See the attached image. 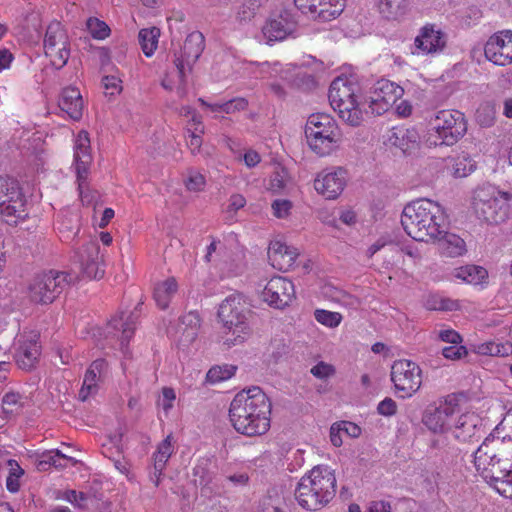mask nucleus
Masks as SVG:
<instances>
[{
	"label": "nucleus",
	"instance_id": "nucleus-1",
	"mask_svg": "<svg viewBox=\"0 0 512 512\" xmlns=\"http://www.w3.org/2000/svg\"><path fill=\"white\" fill-rule=\"evenodd\" d=\"M271 402L260 387L238 392L229 408L234 429L246 436L265 434L270 428Z\"/></svg>",
	"mask_w": 512,
	"mask_h": 512
},
{
	"label": "nucleus",
	"instance_id": "nucleus-2",
	"mask_svg": "<svg viewBox=\"0 0 512 512\" xmlns=\"http://www.w3.org/2000/svg\"><path fill=\"white\" fill-rule=\"evenodd\" d=\"M401 225L406 234L416 241H435L446 229V214L439 203L418 199L404 207Z\"/></svg>",
	"mask_w": 512,
	"mask_h": 512
},
{
	"label": "nucleus",
	"instance_id": "nucleus-3",
	"mask_svg": "<svg viewBox=\"0 0 512 512\" xmlns=\"http://www.w3.org/2000/svg\"><path fill=\"white\" fill-rule=\"evenodd\" d=\"M512 438H486L473 454L476 471L493 487L512 468Z\"/></svg>",
	"mask_w": 512,
	"mask_h": 512
},
{
	"label": "nucleus",
	"instance_id": "nucleus-4",
	"mask_svg": "<svg viewBox=\"0 0 512 512\" xmlns=\"http://www.w3.org/2000/svg\"><path fill=\"white\" fill-rule=\"evenodd\" d=\"M335 494L336 477L328 466H315L300 479L295 490L298 504L309 511L322 509Z\"/></svg>",
	"mask_w": 512,
	"mask_h": 512
},
{
	"label": "nucleus",
	"instance_id": "nucleus-5",
	"mask_svg": "<svg viewBox=\"0 0 512 512\" xmlns=\"http://www.w3.org/2000/svg\"><path fill=\"white\" fill-rule=\"evenodd\" d=\"M249 309L240 293L228 295L219 305L218 318L222 324V341L226 348L243 345L251 336Z\"/></svg>",
	"mask_w": 512,
	"mask_h": 512
},
{
	"label": "nucleus",
	"instance_id": "nucleus-6",
	"mask_svg": "<svg viewBox=\"0 0 512 512\" xmlns=\"http://www.w3.org/2000/svg\"><path fill=\"white\" fill-rule=\"evenodd\" d=\"M467 132V121L462 112L444 109L437 111L429 121L426 143L429 147L453 146Z\"/></svg>",
	"mask_w": 512,
	"mask_h": 512
},
{
	"label": "nucleus",
	"instance_id": "nucleus-7",
	"mask_svg": "<svg viewBox=\"0 0 512 512\" xmlns=\"http://www.w3.org/2000/svg\"><path fill=\"white\" fill-rule=\"evenodd\" d=\"M511 200L512 192L501 191L494 185L484 184L474 191L472 207L479 219L497 225L508 219Z\"/></svg>",
	"mask_w": 512,
	"mask_h": 512
},
{
	"label": "nucleus",
	"instance_id": "nucleus-8",
	"mask_svg": "<svg viewBox=\"0 0 512 512\" xmlns=\"http://www.w3.org/2000/svg\"><path fill=\"white\" fill-rule=\"evenodd\" d=\"M358 84L347 77L335 78L329 89L331 107L339 117L351 126H358L363 120V113L358 102Z\"/></svg>",
	"mask_w": 512,
	"mask_h": 512
},
{
	"label": "nucleus",
	"instance_id": "nucleus-9",
	"mask_svg": "<svg viewBox=\"0 0 512 512\" xmlns=\"http://www.w3.org/2000/svg\"><path fill=\"white\" fill-rule=\"evenodd\" d=\"M305 135L309 147L319 156L329 155L334 151L340 139L339 129L333 118L324 113L309 116Z\"/></svg>",
	"mask_w": 512,
	"mask_h": 512
},
{
	"label": "nucleus",
	"instance_id": "nucleus-10",
	"mask_svg": "<svg viewBox=\"0 0 512 512\" xmlns=\"http://www.w3.org/2000/svg\"><path fill=\"white\" fill-rule=\"evenodd\" d=\"M75 279L67 272L56 270L37 275L29 286L30 299L35 303L50 304Z\"/></svg>",
	"mask_w": 512,
	"mask_h": 512
},
{
	"label": "nucleus",
	"instance_id": "nucleus-11",
	"mask_svg": "<svg viewBox=\"0 0 512 512\" xmlns=\"http://www.w3.org/2000/svg\"><path fill=\"white\" fill-rule=\"evenodd\" d=\"M390 376L396 394L403 399L412 397L422 385V370L411 360H396L392 364Z\"/></svg>",
	"mask_w": 512,
	"mask_h": 512
},
{
	"label": "nucleus",
	"instance_id": "nucleus-12",
	"mask_svg": "<svg viewBox=\"0 0 512 512\" xmlns=\"http://www.w3.org/2000/svg\"><path fill=\"white\" fill-rule=\"evenodd\" d=\"M44 52L51 64L60 69L64 67L70 57V44L66 30L60 22H51L44 37Z\"/></svg>",
	"mask_w": 512,
	"mask_h": 512
},
{
	"label": "nucleus",
	"instance_id": "nucleus-13",
	"mask_svg": "<svg viewBox=\"0 0 512 512\" xmlns=\"http://www.w3.org/2000/svg\"><path fill=\"white\" fill-rule=\"evenodd\" d=\"M205 47V39L201 32L190 33L178 53L174 54V67L177 76L183 82L184 78L192 71Z\"/></svg>",
	"mask_w": 512,
	"mask_h": 512
},
{
	"label": "nucleus",
	"instance_id": "nucleus-14",
	"mask_svg": "<svg viewBox=\"0 0 512 512\" xmlns=\"http://www.w3.org/2000/svg\"><path fill=\"white\" fill-rule=\"evenodd\" d=\"M457 414H459L457 399L455 396L449 395L437 407L426 410L423 423L433 433H445L450 431Z\"/></svg>",
	"mask_w": 512,
	"mask_h": 512
},
{
	"label": "nucleus",
	"instance_id": "nucleus-15",
	"mask_svg": "<svg viewBox=\"0 0 512 512\" xmlns=\"http://www.w3.org/2000/svg\"><path fill=\"white\" fill-rule=\"evenodd\" d=\"M404 93L402 87L388 80H378L372 88L368 98L370 112L374 115H381L388 111L389 107L396 103Z\"/></svg>",
	"mask_w": 512,
	"mask_h": 512
},
{
	"label": "nucleus",
	"instance_id": "nucleus-16",
	"mask_svg": "<svg viewBox=\"0 0 512 512\" xmlns=\"http://www.w3.org/2000/svg\"><path fill=\"white\" fill-rule=\"evenodd\" d=\"M297 29V21L291 12L283 10L269 16L262 26L261 33L267 44L283 41Z\"/></svg>",
	"mask_w": 512,
	"mask_h": 512
},
{
	"label": "nucleus",
	"instance_id": "nucleus-17",
	"mask_svg": "<svg viewBox=\"0 0 512 512\" xmlns=\"http://www.w3.org/2000/svg\"><path fill=\"white\" fill-rule=\"evenodd\" d=\"M485 58L497 66L512 64V30L492 34L484 45Z\"/></svg>",
	"mask_w": 512,
	"mask_h": 512
},
{
	"label": "nucleus",
	"instance_id": "nucleus-18",
	"mask_svg": "<svg viewBox=\"0 0 512 512\" xmlns=\"http://www.w3.org/2000/svg\"><path fill=\"white\" fill-rule=\"evenodd\" d=\"M295 298L293 283L282 276L272 277L262 291V299L269 306L283 309Z\"/></svg>",
	"mask_w": 512,
	"mask_h": 512
},
{
	"label": "nucleus",
	"instance_id": "nucleus-19",
	"mask_svg": "<svg viewBox=\"0 0 512 512\" xmlns=\"http://www.w3.org/2000/svg\"><path fill=\"white\" fill-rule=\"evenodd\" d=\"M76 260L79 263L81 273L88 279H100L104 276V261L100 255V247L95 240L85 243L76 252Z\"/></svg>",
	"mask_w": 512,
	"mask_h": 512
},
{
	"label": "nucleus",
	"instance_id": "nucleus-20",
	"mask_svg": "<svg viewBox=\"0 0 512 512\" xmlns=\"http://www.w3.org/2000/svg\"><path fill=\"white\" fill-rule=\"evenodd\" d=\"M347 184V172L341 167L325 169L314 180V188L326 199H336Z\"/></svg>",
	"mask_w": 512,
	"mask_h": 512
},
{
	"label": "nucleus",
	"instance_id": "nucleus-21",
	"mask_svg": "<svg viewBox=\"0 0 512 512\" xmlns=\"http://www.w3.org/2000/svg\"><path fill=\"white\" fill-rule=\"evenodd\" d=\"M40 356L38 335L30 332L20 335L14 344V359L17 366L29 371L33 369Z\"/></svg>",
	"mask_w": 512,
	"mask_h": 512
},
{
	"label": "nucleus",
	"instance_id": "nucleus-22",
	"mask_svg": "<svg viewBox=\"0 0 512 512\" xmlns=\"http://www.w3.org/2000/svg\"><path fill=\"white\" fill-rule=\"evenodd\" d=\"M446 46V35L434 25H426L421 28L414 40V55H436L441 53Z\"/></svg>",
	"mask_w": 512,
	"mask_h": 512
},
{
	"label": "nucleus",
	"instance_id": "nucleus-23",
	"mask_svg": "<svg viewBox=\"0 0 512 512\" xmlns=\"http://www.w3.org/2000/svg\"><path fill=\"white\" fill-rule=\"evenodd\" d=\"M141 305L142 304L139 303L135 307V310L126 316L124 313H121L120 316L113 317L108 323V334H112L113 337L119 340L120 347L123 351H125L126 346L136 330V324L140 315L139 307Z\"/></svg>",
	"mask_w": 512,
	"mask_h": 512
},
{
	"label": "nucleus",
	"instance_id": "nucleus-24",
	"mask_svg": "<svg viewBox=\"0 0 512 512\" xmlns=\"http://www.w3.org/2000/svg\"><path fill=\"white\" fill-rule=\"evenodd\" d=\"M298 256V249L293 246H288L280 240L270 243L268 258L271 265L278 270L287 271L293 268Z\"/></svg>",
	"mask_w": 512,
	"mask_h": 512
},
{
	"label": "nucleus",
	"instance_id": "nucleus-25",
	"mask_svg": "<svg viewBox=\"0 0 512 512\" xmlns=\"http://www.w3.org/2000/svg\"><path fill=\"white\" fill-rule=\"evenodd\" d=\"M450 431L455 439L467 442L477 437L481 431V419L475 413L455 415Z\"/></svg>",
	"mask_w": 512,
	"mask_h": 512
},
{
	"label": "nucleus",
	"instance_id": "nucleus-26",
	"mask_svg": "<svg viewBox=\"0 0 512 512\" xmlns=\"http://www.w3.org/2000/svg\"><path fill=\"white\" fill-rule=\"evenodd\" d=\"M92 156L90 154V140L86 131H80L74 146V167L76 178L83 179L89 175Z\"/></svg>",
	"mask_w": 512,
	"mask_h": 512
},
{
	"label": "nucleus",
	"instance_id": "nucleus-27",
	"mask_svg": "<svg viewBox=\"0 0 512 512\" xmlns=\"http://www.w3.org/2000/svg\"><path fill=\"white\" fill-rule=\"evenodd\" d=\"M58 106L71 119L79 120L83 114V99L79 89L72 86L64 88L59 96Z\"/></svg>",
	"mask_w": 512,
	"mask_h": 512
},
{
	"label": "nucleus",
	"instance_id": "nucleus-28",
	"mask_svg": "<svg viewBox=\"0 0 512 512\" xmlns=\"http://www.w3.org/2000/svg\"><path fill=\"white\" fill-rule=\"evenodd\" d=\"M106 367L107 363L104 359H97L92 362L84 375L83 385L79 392V398L82 401H85L90 395L97 392L98 382L101 380Z\"/></svg>",
	"mask_w": 512,
	"mask_h": 512
},
{
	"label": "nucleus",
	"instance_id": "nucleus-29",
	"mask_svg": "<svg viewBox=\"0 0 512 512\" xmlns=\"http://www.w3.org/2000/svg\"><path fill=\"white\" fill-rule=\"evenodd\" d=\"M0 215L8 225L16 226L28 216L24 195L13 198L11 202H0Z\"/></svg>",
	"mask_w": 512,
	"mask_h": 512
},
{
	"label": "nucleus",
	"instance_id": "nucleus-30",
	"mask_svg": "<svg viewBox=\"0 0 512 512\" xmlns=\"http://www.w3.org/2000/svg\"><path fill=\"white\" fill-rule=\"evenodd\" d=\"M418 140L417 132L403 126L391 128L385 136V144L406 152L415 147Z\"/></svg>",
	"mask_w": 512,
	"mask_h": 512
},
{
	"label": "nucleus",
	"instance_id": "nucleus-31",
	"mask_svg": "<svg viewBox=\"0 0 512 512\" xmlns=\"http://www.w3.org/2000/svg\"><path fill=\"white\" fill-rule=\"evenodd\" d=\"M343 9L344 4L340 0H319L307 16L316 21L327 22L336 19Z\"/></svg>",
	"mask_w": 512,
	"mask_h": 512
},
{
	"label": "nucleus",
	"instance_id": "nucleus-32",
	"mask_svg": "<svg viewBox=\"0 0 512 512\" xmlns=\"http://www.w3.org/2000/svg\"><path fill=\"white\" fill-rule=\"evenodd\" d=\"M436 240L439 242L441 254L446 257H460L467 251L465 241L456 234L447 233L446 229Z\"/></svg>",
	"mask_w": 512,
	"mask_h": 512
},
{
	"label": "nucleus",
	"instance_id": "nucleus-33",
	"mask_svg": "<svg viewBox=\"0 0 512 512\" xmlns=\"http://www.w3.org/2000/svg\"><path fill=\"white\" fill-rule=\"evenodd\" d=\"M172 435H168L161 443H159L157 450L153 454L154 459V477L155 485L158 486L160 482V476L166 467L171 455L174 453V446L172 444Z\"/></svg>",
	"mask_w": 512,
	"mask_h": 512
},
{
	"label": "nucleus",
	"instance_id": "nucleus-34",
	"mask_svg": "<svg viewBox=\"0 0 512 512\" xmlns=\"http://www.w3.org/2000/svg\"><path fill=\"white\" fill-rule=\"evenodd\" d=\"M452 276L461 282L479 285L482 284L488 277V272L485 268L477 265H465L454 268Z\"/></svg>",
	"mask_w": 512,
	"mask_h": 512
},
{
	"label": "nucleus",
	"instance_id": "nucleus-35",
	"mask_svg": "<svg viewBox=\"0 0 512 512\" xmlns=\"http://www.w3.org/2000/svg\"><path fill=\"white\" fill-rule=\"evenodd\" d=\"M178 291V284L175 278L170 277L157 283L154 287L153 297L157 306L166 309Z\"/></svg>",
	"mask_w": 512,
	"mask_h": 512
},
{
	"label": "nucleus",
	"instance_id": "nucleus-36",
	"mask_svg": "<svg viewBox=\"0 0 512 512\" xmlns=\"http://www.w3.org/2000/svg\"><path fill=\"white\" fill-rule=\"evenodd\" d=\"M201 325L199 313L190 311L180 318L179 332L181 333V341L186 343L193 342L197 336Z\"/></svg>",
	"mask_w": 512,
	"mask_h": 512
},
{
	"label": "nucleus",
	"instance_id": "nucleus-37",
	"mask_svg": "<svg viewBox=\"0 0 512 512\" xmlns=\"http://www.w3.org/2000/svg\"><path fill=\"white\" fill-rule=\"evenodd\" d=\"M58 231L61 234L62 241L68 242L74 240L80 232V218L76 213H66L58 219Z\"/></svg>",
	"mask_w": 512,
	"mask_h": 512
},
{
	"label": "nucleus",
	"instance_id": "nucleus-38",
	"mask_svg": "<svg viewBox=\"0 0 512 512\" xmlns=\"http://www.w3.org/2000/svg\"><path fill=\"white\" fill-rule=\"evenodd\" d=\"M262 6L261 0H244L234 8V21L243 26L252 21Z\"/></svg>",
	"mask_w": 512,
	"mask_h": 512
},
{
	"label": "nucleus",
	"instance_id": "nucleus-39",
	"mask_svg": "<svg viewBox=\"0 0 512 512\" xmlns=\"http://www.w3.org/2000/svg\"><path fill=\"white\" fill-rule=\"evenodd\" d=\"M451 174L455 178H464L476 169V162L467 153L451 158Z\"/></svg>",
	"mask_w": 512,
	"mask_h": 512
},
{
	"label": "nucleus",
	"instance_id": "nucleus-40",
	"mask_svg": "<svg viewBox=\"0 0 512 512\" xmlns=\"http://www.w3.org/2000/svg\"><path fill=\"white\" fill-rule=\"evenodd\" d=\"M409 7V0H378L380 13L387 19H397L404 15Z\"/></svg>",
	"mask_w": 512,
	"mask_h": 512
},
{
	"label": "nucleus",
	"instance_id": "nucleus-41",
	"mask_svg": "<svg viewBox=\"0 0 512 512\" xmlns=\"http://www.w3.org/2000/svg\"><path fill=\"white\" fill-rule=\"evenodd\" d=\"M160 36V30L156 27L141 29L138 35L139 43L144 54L147 57L153 55L158 44V37Z\"/></svg>",
	"mask_w": 512,
	"mask_h": 512
},
{
	"label": "nucleus",
	"instance_id": "nucleus-42",
	"mask_svg": "<svg viewBox=\"0 0 512 512\" xmlns=\"http://www.w3.org/2000/svg\"><path fill=\"white\" fill-rule=\"evenodd\" d=\"M476 351L480 355L505 357L512 354V343L485 342L477 346Z\"/></svg>",
	"mask_w": 512,
	"mask_h": 512
},
{
	"label": "nucleus",
	"instance_id": "nucleus-43",
	"mask_svg": "<svg viewBox=\"0 0 512 512\" xmlns=\"http://www.w3.org/2000/svg\"><path fill=\"white\" fill-rule=\"evenodd\" d=\"M8 475L6 477V488L11 493H17L21 487V479L24 476V470L14 459L7 461Z\"/></svg>",
	"mask_w": 512,
	"mask_h": 512
},
{
	"label": "nucleus",
	"instance_id": "nucleus-44",
	"mask_svg": "<svg viewBox=\"0 0 512 512\" xmlns=\"http://www.w3.org/2000/svg\"><path fill=\"white\" fill-rule=\"evenodd\" d=\"M23 195L18 182L8 176H0V202H11L13 198Z\"/></svg>",
	"mask_w": 512,
	"mask_h": 512
},
{
	"label": "nucleus",
	"instance_id": "nucleus-45",
	"mask_svg": "<svg viewBox=\"0 0 512 512\" xmlns=\"http://www.w3.org/2000/svg\"><path fill=\"white\" fill-rule=\"evenodd\" d=\"M211 462L208 459L200 460L196 466L193 468V476L195 484L206 487L208 486L213 478L214 472L211 469Z\"/></svg>",
	"mask_w": 512,
	"mask_h": 512
},
{
	"label": "nucleus",
	"instance_id": "nucleus-46",
	"mask_svg": "<svg viewBox=\"0 0 512 512\" xmlns=\"http://www.w3.org/2000/svg\"><path fill=\"white\" fill-rule=\"evenodd\" d=\"M237 367L230 364L217 365L209 369L206 380L210 384H216L230 379L235 375Z\"/></svg>",
	"mask_w": 512,
	"mask_h": 512
},
{
	"label": "nucleus",
	"instance_id": "nucleus-47",
	"mask_svg": "<svg viewBox=\"0 0 512 512\" xmlns=\"http://www.w3.org/2000/svg\"><path fill=\"white\" fill-rule=\"evenodd\" d=\"M68 460V458L62 454L59 450H50L47 452H44L41 455V458L38 463V468L40 470H46L48 467H64L66 464L65 462Z\"/></svg>",
	"mask_w": 512,
	"mask_h": 512
},
{
	"label": "nucleus",
	"instance_id": "nucleus-48",
	"mask_svg": "<svg viewBox=\"0 0 512 512\" xmlns=\"http://www.w3.org/2000/svg\"><path fill=\"white\" fill-rule=\"evenodd\" d=\"M64 499L81 510L88 509L89 504L93 501L89 494L76 490H67L64 493Z\"/></svg>",
	"mask_w": 512,
	"mask_h": 512
},
{
	"label": "nucleus",
	"instance_id": "nucleus-49",
	"mask_svg": "<svg viewBox=\"0 0 512 512\" xmlns=\"http://www.w3.org/2000/svg\"><path fill=\"white\" fill-rule=\"evenodd\" d=\"M314 317L320 324L329 328H335L339 326L343 318L342 315L338 312L324 309L315 310Z\"/></svg>",
	"mask_w": 512,
	"mask_h": 512
},
{
	"label": "nucleus",
	"instance_id": "nucleus-50",
	"mask_svg": "<svg viewBox=\"0 0 512 512\" xmlns=\"http://www.w3.org/2000/svg\"><path fill=\"white\" fill-rule=\"evenodd\" d=\"M88 176L85 175L83 179L77 178L79 196L84 205H92L98 198V192L89 186Z\"/></svg>",
	"mask_w": 512,
	"mask_h": 512
},
{
	"label": "nucleus",
	"instance_id": "nucleus-51",
	"mask_svg": "<svg viewBox=\"0 0 512 512\" xmlns=\"http://www.w3.org/2000/svg\"><path fill=\"white\" fill-rule=\"evenodd\" d=\"M23 404L24 397L15 392L6 393L2 399L3 411L8 414L19 411Z\"/></svg>",
	"mask_w": 512,
	"mask_h": 512
},
{
	"label": "nucleus",
	"instance_id": "nucleus-52",
	"mask_svg": "<svg viewBox=\"0 0 512 512\" xmlns=\"http://www.w3.org/2000/svg\"><path fill=\"white\" fill-rule=\"evenodd\" d=\"M86 25L90 34L96 39H105L109 36L110 28L104 21L98 18H89Z\"/></svg>",
	"mask_w": 512,
	"mask_h": 512
},
{
	"label": "nucleus",
	"instance_id": "nucleus-53",
	"mask_svg": "<svg viewBox=\"0 0 512 512\" xmlns=\"http://www.w3.org/2000/svg\"><path fill=\"white\" fill-rule=\"evenodd\" d=\"M187 190L192 192H200L204 189L206 179L204 175L196 170H189L184 180Z\"/></svg>",
	"mask_w": 512,
	"mask_h": 512
},
{
	"label": "nucleus",
	"instance_id": "nucleus-54",
	"mask_svg": "<svg viewBox=\"0 0 512 512\" xmlns=\"http://www.w3.org/2000/svg\"><path fill=\"white\" fill-rule=\"evenodd\" d=\"M310 373L317 379L325 380L334 376L336 370L332 364L320 361L311 368Z\"/></svg>",
	"mask_w": 512,
	"mask_h": 512
},
{
	"label": "nucleus",
	"instance_id": "nucleus-55",
	"mask_svg": "<svg viewBox=\"0 0 512 512\" xmlns=\"http://www.w3.org/2000/svg\"><path fill=\"white\" fill-rule=\"evenodd\" d=\"M204 133V127L201 124L194 125V129H188L187 144L192 152L198 151L202 145L201 135Z\"/></svg>",
	"mask_w": 512,
	"mask_h": 512
},
{
	"label": "nucleus",
	"instance_id": "nucleus-56",
	"mask_svg": "<svg viewBox=\"0 0 512 512\" xmlns=\"http://www.w3.org/2000/svg\"><path fill=\"white\" fill-rule=\"evenodd\" d=\"M262 512H287V505L282 498L269 497L263 501Z\"/></svg>",
	"mask_w": 512,
	"mask_h": 512
},
{
	"label": "nucleus",
	"instance_id": "nucleus-57",
	"mask_svg": "<svg viewBox=\"0 0 512 512\" xmlns=\"http://www.w3.org/2000/svg\"><path fill=\"white\" fill-rule=\"evenodd\" d=\"M467 354L468 351L466 347L462 345H452L442 349V355L449 360H459L465 357Z\"/></svg>",
	"mask_w": 512,
	"mask_h": 512
},
{
	"label": "nucleus",
	"instance_id": "nucleus-58",
	"mask_svg": "<svg viewBox=\"0 0 512 512\" xmlns=\"http://www.w3.org/2000/svg\"><path fill=\"white\" fill-rule=\"evenodd\" d=\"M482 18V11L476 5H471L466 8L462 20L467 26L476 24Z\"/></svg>",
	"mask_w": 512,
	"mask_h": 512
},
{
	"label": "nucleus",
	"instance_id": "nucleus-59",
	"mask_svg": "<svg viewBox=\"0 0 512 512\" xmlns=\"http://www.w3.org/2000/svg\"><path fill=\"white\" fill-rule=\"evenodd\" d=\"M377 412L382 416H393L397 413V404L392 398L386 397L378 404Z\"/></svg>",
	"mask_w": 512,
	"mask_h": 512
},
{
	"label": "nucleus",
	"instance_id": "nucleus-60",
	"mask_svg": "<svg viewBox=\"0 0 512 512\" xmlns=\"http://www.w3.org/2000/svg\"><path fill=\"white\" fill-rule=\"evenodd\" d=\"M247 101L244 98H234L224 102L223 113L233 114L237 111H243L247 108Z\"/></svg>",
	"mask_w": 512,
	"mask_h": 512
},
{
	"label": "nucleus",
	"instance_id": "nucleus-61",
	"mask_svg": "<svg viewBox=\"0 0 512 512\" xmlns=\"http://www.w3.org/2000/svg\"><path fill=\"white\" fill-rule=\"evenodd\" d=\"M121 83H122L121 79L114 75L104 76L102 78L103 87L105 88L106 91H109V93L111 95L121 92V90H122Z\"/></svg>",
	"mask_w": 512,
	"mask_h": 512
},
{
	"label": "nucleus",
	"instance_id": "nucleus-62",
	"mask_svg": "<svg viewBox=\"0 0 512 512\" xmlns=\"http://www.w3.org/2000/svg\"><path fill=\"white\" fill-rule=\"evenodd\" d=\"M292 203L288 200L277 199L272 203L273 214L277 218H284L289 214Z\"/></svg>",
	"mask_w": 512,
	"mask_h": 512
},
{
	"label": "nucleus",
	"instance_id": "nucleus-63",
	"mask_svg": "<svg viewBox=\"0 0 512 512\" xmlns=\"http://www.w3.org/2000/svg\"><path fill=\"white\" fill-rule=\"evenodd\" d=\"M438 338L447 343L459 345L462 342L460 334L453 329H443L438 332Z\"/></svg>",
	"mask_w": 512,
	"mask_h": 512
},
{
	"label": "nucleus",
	"instance_id": "nucleus-64",
	"mask_svg": "<svg viewBox=\"0 0 512 512\" xmlns=\"http://www.w3.org/2000/svg\"><path fill=\"white\" fill-rule=\"evenodd\" d=\"M176 398L175 391L172 388L164 387L162 389V400L161 406L165 413H168L170 409L173 407V402Z\"/></svg>",
	"mask_w": 512,
	"mask_h": 512
}]
</instances>
